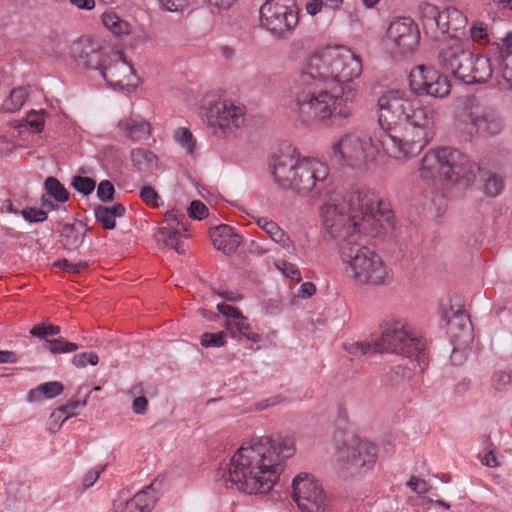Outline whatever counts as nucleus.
<instances>
[{"mask_svg":"<svg viewBox=\"0 0 512 512\" xmlns=\"http://www.w3.org/2000/svg\"><path fill=\"white\" fill-rule=\"evenodd\" d=\"M378 141L384 152L405 162L418 155L435 135L436 111L406 91L391 89L378 99Z\"/></svg>","mask_w":512,"mask_h":512,"instance_id":"nucleus-1","label":"nucleus"},{"mask_svg":"<svg viewBox=\"0 0 512 512\" xmlns=\"http://www.w3.org/2000/svg\"><path fill=\"white\" fill-rule=\"evenodd\" d=\"M295 453L294 439L280 434L251 439L217 470L215 480L227 489L266 494L278 481L286 459Z\"/></svg>","mask_w":512,"mask_h":512,"instance_id":"nucleus-2","label":"nucleus"},{"mask_svg":"<svg viewBox=\"0 0 512 512\" xmlns=\"http://www.w3.org/2000/svg\"><path fill=\"white\" fill-rule=\"evenodd\" d=\"M321 215L333 238L349 234L374 237L393 219L390 204L365 186L351 188L344 197L331 194L321 207Z\"/></svg>","mask_w":512,"mask_h":512,"instance_id":"nucleus-3","label":"nucleus"},{"mask_svg":"<svg viewBox=\"0 0 512 512\" xmlns=\"http://www.w3.org/2000/svg\"><path fill=\"white\" fill-rule=\"evenodd\" d=\"M330 86L306 65L293 91L292 110L301 123L309 125L319 122L325 126L340 127L351 116L352 106L348 104V98L333 94Z\"/></svg>","mask_w":512,"mask_h":512,"instance_id":"nucleus-4","label":"nucleus"},{"mask_svg":"<svg viewBox=\"0 0 512 512\" xmlns=\"http://www.w3.org/2000/svg\"><path fill=\"white\" fill-rule=\"evenodd\" d=\"M349 352L363 355L375 352H390L401 355L409 360L417 361L420 371L428 365L426 340L408 321L391 319L382 325V333L373 342H356Z\"/></svg>","mask_w":512,"mask_h":512,"instance_id":"nucleus-5","label":"nucleus"},{"mask_svg":"<svg viewBox=\"0 0 512 512\" xmlns=\"http://www.w3.org/2000/svg\"><path fill=\"white\" fill-rule=\"evenodd\" d=\"M477 172V163L460 150L454 147H437L428 150L421 159L417 174L427 182H433L438 177L448 184H456L463 187L470 186Z\"/></svg>","mask_w":512,"mask_h":512,"instance_id":"nucleus-6","label":"nucleus"},{"mask_svg":"<svg viewBox=\"0 0 512 512\" xmlns=\"http://www.w3.org/2000/svg\"><path fill=\"white\" fill-rule=\"evenodd\" d=\"M362 234H349L342 238L339 252L346 265L347 274L359 284L383 285L390 275L382 258L373 250L359 243Z\"/></svg>","mask_w":512,"mask_h":512,"instance_id":"nucleus-7","label":"nucleus"},{"mask_svg":"<svg viewBox=\"0 0 512 512\" xmlns=\"http://www.w3.org/2000/svg\"><path fill=\"white\" fill-rule=\"evenodd\" d=\"M310 71L324 83H348L362 73V62L358 55L348 48H326L313 54L306 64Z\"/></svg>","mask_w":512,"mask_h":512,"instance_id":"nucleus-8","label":"nucleus"},{"mask_svg":"<svg viewBox=\"0 0 512 512\" xmlns=\"http://www.w3.org/2000/svg\"><path fill=\"white\" fill-rule=\"evenodd\" d=\"M260 21L273 37L284 40L299 22L298 10L293 0H267L260 7Z\"/></svg>","mask_w":512,"mask_h":512,"instance_id":"nucleus-9","label":"nucleus"},{"mask_svg":"<svg viewBox=\"0 0 512 512\" xmlns=\"http://www.w3.org/2000/svg\"><path fill=\"white\" fill-rule=\"evenodd\" d=\"M337 461L351 475L365 473L376 462V446L352 434H345L342 445L337 447Z\"/></svg>","mask_w":512,"mask_h":512,"instance_id":"nucleus-10","label":"nucleus"},{"mask_svg":"<svg viewBox=\"0 0 512 512\" xmlns=\"http://www.w3.org/2000/svg\"><path fill=\"white\" fill-rule=\"evenodd\" d=\"M295 175L293 189L298 192H312L313 197L329 199L332 188L326 163L315 158H304L296 167Z\"/></svg>","mask_w":512,"mask_h":512,"instance_id":"nucleus-11","label":"nucleus"},{"mask_svg":"<svg viewBox=\"0 0 512 512\" xmlns=\"http://www.w3.org/2000/svg\"><path fill=\"white\" fill-rule=\"evenodd\" d=\"M333 156L352 169H362L376 158L377 148L371 138L355 133L343 135L332 146Z\"/></svg>","mask_w":512,"mask_h":512,"instance_id":"nucleus-12","label":"nucleus"},{"mask_svg":"<svg viewBox=\"0 0 512 512\" xmlns=\"http://www.w3.org/2000/svg\"><path fill=\"white\" fill-rule=\"evenodd\" d=\"M421 20L425 33L433 38L439 35H455L456 32L465 28L466 16L458 9L449 7L444 10L433 4L423 3L420 6Z\"/></svg>","mask_w":512,"mask_h":512,"instance_id":"nucleus-13","label":"nucleus"},{"mask_svg":"<svg viewBox=\"0 0 512 512\" xmlns=\"http://www.w3.org/2000/svg\"><path fill=\"white\" fill-rule=\"evenodd\" d=\"M293 499L301 512H326L329 500L321 483L307 473L298 474L292 482Z\"/></svg>","mask_w":512,"mask_h":512,"instance_id":"nucleus-14","label":"nucleus"},{"mask_svg":"<svg viewBox=\"0 0 512 512\" xmlns=\"http://www.w3.org/2000/svg\"><path fill=\"white\" fill-rule=\"evenodd\" d=\"M420 32L409 17H399L390 22L384 39L387 49L395 55L412 54L419 45Z\"/></svg>","mask_w":512,"mask_h":512,"instance_id":"nucleus-15","label":"nucleus"},{"mask_svg":"<svg viewBox=\"0 0 512 512\" xmlns=\"http://www.w3.org/2000/svg\"><path fill=\"white\" fill-rule=\"evenodd\" d=\"M466 124L465 140H471L474 136L498 135L504 126L502 117L494 107L480 103L471 105Z\"/></svg>","mask_w":512,"mask_h":512,"instance_id":"nucleus-16","label":"nucleus"},{"mask_svg":"<svg viewBox=\"0 0 512 512\" xmlns=\"http://www.w3.org/2000/svg\"><path fill=\"white\" fill-rule=\"evenodd\" d=\"M409 86L417 95L444 98L449 95L451 84L447 76L432 67L417 66L409 75Z\"/></svg>","mask_w":512,"mask_h":512,"instance_id":"nucleus-17","label":"nucleus"},{"mask_svg":"<svg viewBox=\"0 0 512 512\" xmlns=\"http://www.w3.org/2000/svg\"><path fill=\"white\" fill-rule=\"evenodd\" d=\"M474 55L473 52L465 49L461 43L454 42L452 45L440 51L438 61L439 64L450 71L455 78L468 84Z\"/></svg>","mask_w":512,"mask_h":512,"instance_id":"nucleus-18","label":"nucleus"},{"mask_svg":"<svg viewBox=\"0 0 512 512\" xmlns=\"http://www.w3.org/2000/svg\"><path fill=\"white\" fill-rule=\"evenodd\" d=\"M104 81L114 90L131 92L135 89L136 83L133 66L123 58L121 52H113L109 56V63L101 70Z\"/></svg>","mask_w":512,"mask_h":512,"instance_id":"nucleus-19","label":"nucleus"},{"mask_svg":"<svg viewBox=\"0 0 512 512\" xmlns=\"http://www.w3.org/2000/svg\"><path fill=\"white\" fill-rule=\"evenodd\" d=\"M218 311L225 316L221 325L227 330L231 338L242 341L246 339L253 343H258L261 336L254 332L251 328L248 319L235 307L220 303L217 305Z\"/></svg>","mask_w":512,"mask_h":512,"instance_id":"nucleus-20","label":"nucleus"},{"mask_svg":"<svg viewBox=\"0 0 512 512\" xmlns=\"http://www.w3.org/2000/svg\"><path fill=\"white\" fill-rule=\"evenodd\" d=\"M210 126L222 131L237 128L243 120V110L230 101H219L211 105L206 112Z\"/></svg>","mask_w":512,"mask_h":512,"instance_id":"nucleus-21","label":"nucleus"},{"mask_svg":"<svg viewBox=\"0 0 512 512\" xmlns=\"http://www.w3.org/2000/svg\"><path fill=\"white\" fill-rule=\"evenodd\" d=\"M300 160L290 152L274 155L269 164L275 183L282 189H293L296 179L295 171Z\"/></svg>","mask_w":512,"mask_h":512,"instance_id":"nucleus-22","label":"nucleus"},{"mask_svg":"<svg viewBox=\"0 0 512 512\" xmlns=\"http://www.w3.org/2000/svg\"><path fill=\"white\" fill-rule=\"evenodd\" d=\"M209 235L214 248L226 255L234 253L242 243V236L237 234L233 227L220 224L209 230Z\"/></svg>","mask_w":512,"mask_h":512,"instance_id":"nucleus-23","label":"nucleus"},{"mask_svg":"<svg viewBox=\"0 0 512 512\" xmlns=\"http://www.w3.org/2000/svg\"><path fill=\"white\" fill-rule=\"evenodd\" d=\"M82 47L80 58L84 60V64L89 69L103 70L107 65L108 51L105 47L101 46L98 42L89 39L81 40Z\"/></svg>","mask_w":512,"mask_h":512,"instance_id":"nucleus-24","label":"nucleus"},{"mask_svg":"<svg viewBox=\"0 0 512 512\" xmlns=\"http://www.w3.org/2000/svg\"><path fill=\"white\" fill-rule=\"evenodd\" d=\"M474 179L470 185L477 184L478 188L488 197L498 196L504 188V180L496 173H492L477 164V172L473 171Z\"/></svg>","mask_w":512,"mask_h":512,"instance_id":"nucleus-25","label":"nucleus"},{"mask_svg":"<svg viewBox=\"0 0 512 512\" xmlns=\"http://www.w3.org/2000/svg\"><path fill=\"white\" fill-rule=\"evenodd\" d=\"M471 70L468 84L486 83L493 77L496 79L494 55L492 54L491 57L474 55Z\"/></svg>","mask_w":512,"mask_h":512,"instance_id":"nucleus-26","label":"nucleus"},{"mask_svg":"<svg viewBox=\"0 0 512 512\" xmlns=\"http://www.w3.org/2000/svg\"><path fill=\"white\" fill-rule=\"evenodd\" d=\"M254 220L257 226L264 230L275 243L279 244L288 253H295L296 249L292 240L276 222L267 217H257Z\"/></svg>","mask_w":512,"mask_h":512,"instance_id":"nucleus-27","label":"nucleus"},{"mask_svg":"<svg viewBox=\"0 0 512 512\" xmlns=\"http://www.w3.org/2000/svg\"><path fill=\"white\" fill-rule=\"evenodd\" d=\"M120 131L133 141L146 139L150 135V123L141 116H131L118 123Z\"/></svg>","mask_w":512,"mask_h":512,"instance_id":"nucleus-28","label":"nucleus"},{"mask_svg":"<svg viewBox=\"0 0 512 512\" xmlns=\"http://www.w3.org/2000/svg\"><path fill=\"white\" fill-rule=\"evenodd\" d=\"M155 500L156 492L153 484H150L126 501L120 512H150Z\"/></svg>","mask_w":512,"mask_h":512,"instance_id":"nucleus-29","label":"nucleus"},{"mask_svg":"<svg viewBox=\"0 0 512 512\" xmlns=\"http://www.w3.org/2000/svg\"><path fill=\"white\" fill-rule=\"evenodd\" d=\"M86 229L81 222L64 224L60 234V243L66 250H77L84 242Z\"/></svg>","mask_w":512,"mask_h":512,"instance_id":"nucleus-30","label":"nucleus"},{"mask_svg":"<svg viewBox=\"0 0 512 512\" xmlns=\"http://www.w3.org/2000/svg\"><path fill=\"white\" fill-rule=\"evenodd\" d=\"M125 212L126 208L121 203H116L112 206L98 205L94 208L96 220L107 230L114 229L116 226L115 219L123 217Z\"/></svg>","mask_w":512,"mask_h":512,"instance_id":"nucleus-31","label":"nucleus"},{"mask_svg":"<svg viewBox=\"0 0 512 512\" xmlns=\"http://www.w3.org/2000/svg\"><path fill=\"white\" fill-rule=\"evenodd\" d=\"M64 390L61 382L51 381L38 385L31 389L27 395L28 402H38L42 399H53L60 395Z\"/></svg>","mask_w":512,"mask_h":512,"instance_id":"nucleus-32","label":"nucleus"},{"mask_svg":"<svg viewBox=\"0 0 512 512\" xmlns=\"http://www.w3.org/2000/svg\"><path fill=\"white\" fill-rule=\"evenodd\" d=\"M131 161L138 171H152L158 166L157 156L144 148L133 149L131 151Z\"/></svg>","mask_w":512,"mask_h":512,"instance_id":"nucleus-33","label":"nucleus"},{"mask_svg":"<svg viewBox=\"0 0 512 512\" xmlns=\"http://www.w3.org/2000/svg\"><path fill=\"white\" fill-rule=\"evenodd\" d=\"M496 66V82H505L512 89V54L494 55Z\"/></svg>","mask_w":512,"mask_h":512,"instance_id":"nucleus-34","label":"nucleus"},{"mask_svg":"<svg viewBox=\"0 0 512 512\" xmlns=\"http://www.w3.org/2000/svg\"><path fill=\"white\" fill-rule=\"evenodd\" d=\"M102 23L116 36L128 35L130 33V24L114 12L103 13Z\"/></svg>","mask_w":512,"mask_h":512,"instance_id":"nucleus-35","label":"nucleus"},{"mask_svg":"<svg viewBox=\"0 0 512 512\" xmlns=\"http://www.w3.org/2000/svg\"><path fill=\"white\" fill-rule=\"evenodd\" d=\"M44 189L46 195L58 203H65L69 200V192L56 177H47L44 181Z\"/></svg>","mask_w":512,"mask_h":512,"instance_id":"nucleus-36","label":"nucleus"},{"mask_svg":"<svg viewBox=\"0 0 512 512\" xmlns=\"http://www.w3.org/2000/svg\"><path fill=\"white\" fill-rule=\"evenodd\" d=\"M413 367H409L407 365H396L394 366L389 373V380L393 386H400L408 381H410L414 375L416 366L419 367L417 361L410 360Z\"/></svg>","mask_w":512,"mask_h":512,"instance_id":"nucleus-37","label":"nucleus"},{"mask_svg":"<svg viewBox=\"0 0 512 512\" xmlns=\"http://www.w3.org/2000/svg\"><path fill=\"white\" fill-rule=\"evenodd\" d=\"M28 92L24 87H17L10 91L8 97L3 101L2 109L6 112L18 111L25 103Z\"/></svg>","mask_w":512,"mask_h":512,"instance_id":"nucleus-38","label":"nucleus"},{"mask_svg":"<svg viewBox=\"0 0 512 512\" xmlns=\"http://www.w3.org/2000/svg\"><path fill=\"white\" fill-rule=\"evenodd\" d=\"M43 348L52 354L71 353L79 349L76 343L70 342L63 337L46 339Z\"/></svg>","mask_w":512,"mask_h":512,"instance_id":"nucleus-39","label":"nucleus"},{"mask_svg":"<svg viewBox=\"0 0 512 512\" xmlns=\"http://www.w3.org/2000/svg\"><path fill=\"white\" fill-rule=\"evenodd\" d=\"M491 386L497 392H505L512 386V371L499 369L491 375Z\"/></svg>","mask_w":512,"mask_h":512,"instance_id":"nucleus-40","label":"nucleus"},{"mask_svg":"<svg viewBox=\"0 0 512 512\" xmlns=\"http://www.w3.org/2000/svg\"><path fill=\"white\" fill-rule=\"evenodd\" d=\"M86 405V399L69 401L67 404L58 407L51 415V417L56 419L62 418V423L67 420L69 417H72L77 414V411Z\"/></svg>","mask_w":512,"mask_h":512,"instance_id":"nucleus-41","label":"nucleus"},{"mask_svg":"<svg viewBox=\"0 0 512 512\" xmlns=\"http://www.w3.org/2000/svg\"><path fill=\"white\" fill-rule=\"evenodd\" d=\"M227 330L216 333L205 332L200 337V344L204 348H220L226 344Z\"/></svg>","mask_w":512,"mask_h":512,"instance_id":"nucleus-42","label":"nucleus"},{"mask_svg":"<svg viewBox=\"0 0 512 512\" xmlns=\"http://www.w3.org/2000/svg\"><path fill=\"white\" fill-rule=\"evenodd\" d=\"M175 141L186 150L187 154L193 155L195 150V139L192 132L184 127L178 128L174 133Z\"/></svg>","mask_w":512,"mask_h":512,"instance_id":"nucleus-43","label":"nucleus"},{"mask_svg":"<svg viewBox=\"0 0 512 512\" xmlns=\"http://www.w3.org/2000/svg\"><path fill=\"white\" fill-rule=\"evenodd\" d=\"M45 110H30L26 114L25 123L33 133H40L44 129L45 125Z\"/></svg>","mask_w":512,"mask_h":512,"instance_id":"nucleus-44","label":"nucleus"},{"mask_svg":"<svg viewBox=\"0 0 512 512\" xmlns=\"http://www.w3.org/2000/svg\"><path fill=\"white\" fill-rule=\"evenodd\" d=\"M343 0H309L305 5L306 12L315 16L322 8L335 10L340 7Z\"/></svg>","mask_w":512,"mask_h":512,"instance_id":"nucleus-45","label":"nucleus"},{"mask_svg":"<svg viewBox=\"0 0 512 512\" xmlns=\"http://www.w3.org/2000/svg\"><path fill=\"white\" fill-rule=\"evenodd\" d=\"M72 187L83 195L91 194L96 186L95 181L90 177L76 175L71 180Z\"/></svg>","mask_w":512,"mask_h":512,"instance_id":"nucleus-46","label":"nucleus"},{"mask_svg":"<svg viewBox=\"0 0 512 512\" xmlns=\"http://www.w3.org/2000/svg\"><path fill=\"white\" fill-rule=\"evenodd\" d=\"M186 232L178 230H173L171 228H160L158 230L157 239L159 242H163L165 246L173 248L175 242L180 241L178 239L179 236H186Z\"/></svg>","mask_w":512,"mask_h":512,"instance_id":"nucleus-47","label":"nucleus"},{"mask_svg":"<svg viewBox=\"0 0 512 512\" xmlns=\"http://www.w3.org/2000/svg\"><path fill=\"white\" fill-rule=\"evenodd\" d=\"M61 329L58 325L40 323L35 325L31 330L30 334L39 339H48V336L58 335Z\"/></svg>","mask_w":512,"mask_h":512,"instance_id":"nucleus-48","label":"nucleus"},{"mask_svg":"<svg viewBox=\"0 0 512 512\" xmlns=\"http://www.w3.org/2000/svg\"><path fill=\"white\" fill-rule=\"evenodd\" d=\"M165 221L168 224L167 228H171L173 230L180 229L183 232L188 231L187 227V218L183 214H176L173 211L167 212L165 215Z\"/></svg>","mask_w":512,"mask_h":512,"instance_id":"nucleus-49","label":"nucleus"},{"mask_svg":"<svg viewBox=\"0 0 512 512\" xmlns=\"http://www.w3.org/2000/svg\"><path fill=\"white\" fill-rule=\"evenodd\" d=\"M20 214L29 223H41L48 217L47 211L33 207H26L22 209Z\"/></svg>","mask_w":512,"mask_h":512,"instance_id":"nucleus-50","label":"nucleus"},{"mask_svg":"<svg viewBox=\"0 0 512 512\" xmlns=\"http://www.w3.org/2000/svg\"><path fill=\"white\" fill-rule=\"evenodd\" d=\"M470 36L473 41L481 44L489 42L488 26L483 22H475L470 28Z\"/></svg>","mask_w":512,"mask_h":512,"instance_id":"nucleus-51","label":"nucleus"},{"mask_svg":"<svg viewBox=\"0 0 512 512\" xmlns=\"http://www.w3.org/2000/svg\"><path fill=\"white\" fill-rule=\"evenodd\" d=\"M53 265L71 274H79L88 267V263L86 261L71 263L67 259H59L55 261Z\"/></svg>","mask_w":512,"mask_h":512,"instance_id":"nucleus-52","label":"nucleus"},{"mask_svg":"<svg viewBox=\"0 0 512 512\" xmlns=\"http://www.w3.org/2000/svg\"><path fill=\"white\" fill-rule=\"evenodd\" d=\"M141 199L151 207H159L162 202L157 191L150 185H145L140 190Z\"/></svg>","mask_w":512,"mask_h":512,"instance_id":"nucleus-53","label":"nucleus"},{"mask_svg":"<svg viewBox=\"0 0 512 512\" xmlns=\"http://www.w3.org/2000/svg\"><path fill=\"white\" fill-rule=\"evenodd\" d=\"M72 362L77 368H84L88 363L95 366L99 362V357L94 352H83L74 355Z\"/></svg>","mask_w":512,"mask_h":512,"instance_id":"nucleus-54","label":"nucleus"},{"mask_svg":"<svg viewBox=\"0 0 512 512\" xmlns=\"http://www.w3.org/2000/svg\"><path fill=\"white\" fill-rule=\"evenodd\" d=\"M115 188L111 181L102 180L97 187V197L101 202H109L113 200Z\"/></svg>","mask_w":512,"mask_h":512,"instance_id":"nucleus-55","label":"nucleus"},{"mask_svg":"<svg viewBox=\"0 0 512 512\" xmlns=\"http://www.w3.org/2000/svg\"><path fill=\"white\" fill-rule=\"evenodd\" d=\"M188 216L196 220H202L208 216V208L201 201L194 200L188 208Z\"/></svg>","mask_w":512,"mask_h":512,"instance_id":"nucleus-56","label":"nucleus"},{"mask_svg":"<svg viewBox=\"0 0 512 512\" xmlns=\"http://www.w3.org/2000/svg\"><path fill=\"white\" fill-rule=\"evenodd\" d=\"M277 267L283 272V274L287 278H289L295 282L301 281L302 277H301L300 270L298 269V267L295 264H292V263H289L286 261H282L279 265H277Z\"/></svg>","mask_w":512,"mask_h":512,"instance_id":"nucleus-57","label":"nucleus"},{"mask_svg":"<svg viewBox=\"0 0 512 512\" xmlns=\"http://www.w3.org/2000/svg\"><path fill=\"white\" fill-rule=\"evenodd\" d=\"M449 330L452 332L454 327H460L462 330H470L471 322L468 315L463 312H457L448 322Z\"/></svg>","mask_w":512,"mask_h":512,"instance_id":"nucleus-58","label":"nucleus"},{"mask_svg":"<svg viewBox=\"0 0 512 512\" xmlns=\"http://www.w3.org/2000/svg\"><path fill=\"white\" fill-rule=\"evenodd\" d=\"M263 308L266 314L275 316L282 311L283 305L278 298H270L263 302Z\"/></svg>","mask_w":512,"mask_h":512,"instance_id":"nucleus-59","label":"nucleus"},{"mask_svg":"<svg viewBox=\"0 0 512 512\" xmlns=\"http://www.w3.org/2000/svg\"><path fill=\"white\" fill-rule=\"evenodd\" d=\"M407 485L410 487V489L419 494L423 495L428 492V484L425 480L420 479L418 477L412 476L410 480L407 482Z\"/></svg>","mask_w":512,"mask_h":512,"instance_id":"nucleus-60","label":"nucleus"},{"mask_svg":"<svg viewBox=\"0 0 512 512\" xmlns=\"http://www.w3.org/2000/svg\"><path fill=\"white\" fill-rule=\"evenodd\" d=\"M512 54V32L508 33L505 38L502 39V44L496 43L495 51L493 55H504Z\"/></svg>","mask_w":512,"mask_h":512,"instance_id":"nucleus-61","label":"nucleus"},{"mask_svg":"<svg viewBox=\"0 0 512 512\" xmlns=\"http://www.w3.org/2000/svg\"><path fill=\"white\" fill-rule=\"evenodd\" d=\"M104 467H96L86 473L83 478V487L85 489L90 488L98 480L100 474L103 472Z\"/></svg>","mask_w":512,"mask_h":512,"instance_id":"nucleus-62","label":"nucleus"},{"mask_svg":"<svg viewBox=\"0 0 512 512\" xmlns=\"http://www.w3.org/2000/svg\"><path fill=\"white\" fill-rule=\"evenodd\" d=\"M159 3L166 11L178 12L184 8L186 0H159Z\"/></svg>","mask_w":512,"mask_h":512,"instance_id":"nucleus-63","label":"nucleus"},{"mask_svg":"<svg viewBox=\"0 0 512 512\" xmlns=\"http://www.w3.org/2000/svg\"><path fill=\"white\" fill-rule=\"evenodd\" d=\"M148 401L144 396H138L133 400L132 410L136 415H143L147 411Z\"/></svg>","mask_w":512,"mask_h":512,"instance_id":"nucleus-64","label":"nucleus"}]
</instances>
